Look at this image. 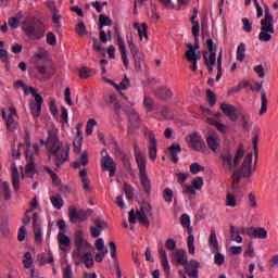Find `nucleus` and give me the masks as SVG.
Listing matches in <instances>:
<instances>
[{"label": "nucleus", "mask_w": 278, "mask_h": 278, "mask_svg": "<svg viewBox=\"0 0 278 278\" xmlns=\"http://www.w3.org/2000/svg\"><path fill=\"white\" fill-rule=\"evenodd\" d=\"M40 144H45L48 151L49 160H52L56 168H62L65 162L71 159V146L67 143L64 148V143L60 141L58 135L49 131L47 140L40 139Z\"/></svg>", "instance_id": "1"}, {"label": "nucleus", "mask_w": 278, "mask_h": 278, "mask_svg": "<svg viewBox=\"0 0 278 278\" xmlns=\"http://www.w3.org/2000/svg\"><path fill=\"white\" fill-rule=\"evenodd\" d=\"M194 190H201L203 188V177H198L192 181Z\"/></svg>", "instance_id": "64"}, {"label": "nucleus", "mask_w": 278, "mask_h": 278, "mask_svg": "<svg viewBox=\"0 0 278 278\" xmlns=\"http://www.w3.org/2000/svg\"><path fill=\"white\" fill-rule=\"evenodd\" d=\"M201 263L197 260L187 261V264L184 265L185 270L190 278H199V267Z\"/></svg>", "instance_id": "21"}, {"label": "nucleus", "mask_w": 278, "mask_h": 278, "mask_svg": "<svg viewBox=\"0 0 278 278\" xmlns=\"http://www.w3.org/2000/svg\"><path fill=\"white\" fill-rule=\"evenodd\" d=\"M220 110L225 116L229 118L232 123H236L238 121L239 115L236 114V106L227 103H223L220 105Z\"/></svg>", "instance_id": "24"}, {"label": "nucleus", "mask_w": 278, "mask_h": 278, "mask_svg": "<svg viewBox=\"0 0 278 278\" xmlns=\"http://www.w3.org/2000/svg\"><path fill=\"white\" fill-rule=\"evenodd\" d=\"M203 170H205V167L199 165V163H192L190 165V173L192 175H199V173H203Z\"/></svg>", "instance_id": "52"}, {"label": "nucleus", "mask_w": 278, "mask_h": 278, "mask_svg": "<svg viewBox=\"0 0 278 278\" xmlns=\"http://www.w3.org/2000/svg\"><path fill=\"white\" fill-rule=\"evenodd\" d=\"M76 34L81 38L84 36H88V29H86V24L84 22H79L76 26Z\"/></svg>", "instance_id": "48"}, {"label": "nucleus", "mask_w": 278, "mask_h": 278, "mask_svg": "<svg viewBox=\"0 0 278 278\" xmlns=\"http://www.w3.org/2000/svg\"><path fill=\"white\" fill-rule=\"evenodd\" d=\"M208 248L213 253H215L214 262L217 266H223L225 264V255L222 254L220 247L218 245V237H216V229H211V235L208 237Z\"/></svg>", "instance_id": "7"}, {"label": "nucleus", "mask_w": 278, "mask_h": 278, "mask_svg": "<svg viewBox=\"0 0 278 278\" xmlns=\"http://www.w3.org/2000/svg\"><path fill=\"white\" fill-rule=\"evenodd\" d=\"M187 247L189 249V254L194 255V236H189L187 239Z\"/></svg>", "instance_id": "57"}, {"label": "nucleus", "mask_w": 278, "mask_h": 278, "mask_svg": "<svg viewBox=\"0 0 278 278\" xmlns=\"http://www.w3.org/2000/svg\"><path fill=\"white\" fill-rule=\"evenodd\" d=\"M206 47L210 51V55L207 51L202 53L205 65L216 66V52L218 51V46L214 45L213 39L206 40ZM208 55V58H207Z\"/></svg>", "instance_id": "10"}, {"label": "nucleus", "mask_w": 278, "mask_h": 278, "mask_svg": "<svg viewBox=\"0 0 278 278\" xmlns=\"http://www.w3.org/2000/svg\"><path fill=\"white\" fill-rule=\"evenodd\" d=\"M206 144L213 153H216V151L220 149V136H218V132H208L206 136Z\"/></svg>", "instance_id": "18"}, {"label": "nucleus", "mask_w": 278, "mask_h": 278, "mask_svg": "<svg viewBox=\"0 0 278 278\" xmlns=\"http://www.w3.org/2000/svg\"><path fill=\"white\" fill-rule=\"evenodd\" d=\"M149 139V157L154 161L157 159V139H155V135H150Z\"/></svg>", "instance_id": "29"}, {"label": "nucleus", "mask_w": 278, "mask_h": 278, "mask_svg": "<svg viewBox=\"0 0 278 278\" xmlns=\"http://www.w3.org/2000/svg\"><path fill=\"white\" fill-rule=\"evenodd\" d=\"M156 97L159 99H162L163 101H166L167 99H170L173 97V91L167 88H159L156 90Z\"/></svg>", "instance_id": "34"}, {"label": "nucleus", "mask_w": 278, "mask_h": 278, "mask_svg": "<svg viewBox=\"0 0 278 278\" xmlns=\"http://www.w3.org/2000/svg\"><path fill=\"white\" fill-rule=\"evenodd\" d=\"M58 242L60 251H66V247H71V238L66 233H59Z\"/></svg>", "instance_id": "31"}, {"label": "nucleus", "mask_w": 278, "mask_h": 278, "mask_svg": "<svg viewBox=\"0 0 278 278\" xmlns=\"http://www.w3.org/2000/svg\"><path fill=\"white\" fill-rule=\"evenodd\" d=\"M137 220H139L140 225H144L146 227H149V217L147 216V213L137 211V216H136V212L131 210L128 213V223H130L131 225H136Z\"/></svg>", "instance_id": "15"}, {"label": "nucleus", "mask_w": 278, "mask_h": 278, "mask_svg": "<svg viewBox=\"0 0 278 278\" xmlns=\"http://www.w3.org/2000/svg\"><path fill=\"white\" fill-rule=\"evenodd\" d=\"M96 125H97V121L94 118H90L87 122V127H86V135L87 136H92V131H93Z\"/></svg>", "instance_id": "54"}, {"label": "nucleus", "mask_w": 278, "mask_h": 278, "mask_svg": "<svg viewBox=\"0 0 278 278\" xmlns=\"http://www.w3.org/2000/svg\"><path fill=\"white\" fill-rule=\"evenodd\" d=\"M271 34H275V18L270 14V8L265 7V16L261 20L258 40H261V42H270V40H273Z\"/></svg>", "instance_id": "6"}, {"label": "nucleus", "mask_w": 278, "mask_h": 278, "mask_svg": "<svg viewBox=\"0 0 278 278\" xmlns=\"http://www.w3.org/2000/svg\"><path fill=\"white\" fill-rule=\"evenodd\" d=\"M63 278H73V266L67 264L63 269Z\"/></svg>", "instance_id": "62"}, {"label": "nucleus", "mask_w": 278, "mask_h": 278, "mask_svg": "<svg viewBox=\"0 0 278 278\" xmlns=\"http://www.w3.org/2000/svg\"><path fill=\"white\" fill-rule=\"evenodd\" d=\"M12 169V186L15 192H18L21 190V175L18 174V168L16 167V164L11 165Z\"/></svg>", "instance_id": "28"}, {"label": "nucleus", "mask_w": 278, "mask_h": 278, "mask_svg": "<svg viewBox=\"0 0 278 278\" xmlns=\"http://www.w3.org/2000/svg\"><path fill=\"white\" fill-rule=\"evenodd\" d=\"M239 116L242 124V128L245 131H250L251 127H253V122H251V115H239Z\"/></svg>", "instance_id": "36"}, {"label": "nucleus", "mask_w": 278, "mask_h": 278, "mask_svg": "<svg viewBox=\"0 0 278 278\" xmlns=\"http://www.w3.org/2000/svg\"><path fill=\"white\" fill-rule=\"evenodd\" d=\"M35 68L42 76L43 81H48V79L53 77V74L55 73V65H53L51 61L46 65L37 63Z\"/></svg>", "instance_id": "12"}, {"label": "nucleus", "mask_w": 278, "mask_h": 278, "mask_svg": "<svg viewBox=\"0 0 278 278\" xmlns=\"http://www.w3.org/2000/svg\"><path fill=\"white\" fill-rule=\"evenodd\" d=\"M117 45L119 47L124 66H125V68H129V59H127V48H126L125 41L123 40V37H121V35H117Z\"/></svg>", "instance_id": "27"}, {"label": "nucleus", "mask_w": 278, "mask_h": 278, "mask_svg": "<svg viewBox=\"0 0 278 278\" xmlns=\"http://www.w3.org/2000/svg\"><path fill=\"white\" fill-rule=\"evenodd\" d=\"M222 77H223V51L219 52L217 58V76L215 78V81H220Z\"/></svg>", "instance_id": "42"}, {"label": "nucleus", "mask_w": 278, "mask_h": 278, "mask_svg": "<svg viewBox=\"0 0 278 278\" xmlns=\"http://www.w3.org/2000/svg\"><path fill=\"white\" fill-rule=\"evenodd\" d=\"M0 189L3 192V199L4 201H10L12 199V189H10V182L8 181H2L0 184Z\"/></svg>", "instance_id": "32"}, {"label": "nucleus", "mask_w": 278, "mask_h": 278, "mask_svg": "<svg viewBox=\"0 0 278 278\" xmlns=\"http://www.w3.org/2000/svg\"><path fill=\"white\" fill-rule=\"evenodd\" d=\"M90 210L84 211L75 208V206L68 207V216H70V223H84L86 218H88V214H90Z\"/></svg>", "instance_id": "11"}, {"label": "nucleus", "mask_w": 278, "mask_h": 278, "mask_svg": "<svg viewBox=\"0 0 278 278\" xmlns=\"http://www.w3.org/2000/svg\"><path fill=\"white\" fill-rule=\"evenodd\" d=\"M80 260H85V266L86 268H90L91 266H94V258H92V253L90 252H85L81 254L80 252Z\"/></svg>", "instance_id": "35"}, {"label": "nucleus", "mask_w": 278, "mask_h": 278, "mask_svg": "<svg viewBox=\"0 0 278 278\" xmlns=\"http://www.w3.org/2000/svg\"><path fill=\"white\" fill-rule=\"evenodd\" d=\"M190 141L193 151H205V149H207L203 137H201V135H199L198 132H192L190 135Z\"/></svg>", "instance_id": "20"}, {"label": "nucleus", "mask_w": 278, "mask_h": 278, "mask_svg": "<svg viewBox=\"0 0 278 278\" xmlns=\"http://www.w3.org/2000/svg\"><path fill=\"white\" fill-rule=\"evenodd\" d=\"M262 86H264V81H256L250 86V90H252V92H261V116L268 112V99L266 98V90L262 89Z\"/></svg>", "instance_id": "9"}, {"label": "nucleus", "mask_w": 278, "mask_h": 278, "mask_svg": "<svg viewBox=\"0 0 278 278\" xmlns=\"http://www.w3.org/2000/svg\"><path fill=\"white\" fill-rule=\"evenodd\" d=\"M109 247L111 249V257H112V260H114L115 264H118V258L116 256V243H114V241H111L109 243Z\"/></svg>", "instance_id": "60"}, {"label": "nucleus", "mask_w": 278, "mask_h": 278, "mask_svg": "<svg viewBox=\"0 0 278 278\" xmlns=\"http://www.w3.org/2000/svg\"><path fill=\"white\" fill-rule=\"evenodd\" d=\"M258 134H260V126H254L253 131H252V135H253L252 144L254 147V152H255L256 157H257V142H260Z\"/></svg>", "instance_id": "39"}, {"label": "nucleus", "mask_w": 278, "mask_h": 278, "mask_svg": "<svg viewBox=\"0 0 278 278\" xmlns=\"http://www.w3.org/2000/svg\"><path fill=\"white\" fill-rule=\"evenodd\" d=\"M35 101L36 102L31 101L29 104L30 114L38 118V116H40V113L42 112V103H45V99H42V96L36 94Z\"/></svg>", "instance_id": "23"}, {"label": "nucleus", "mask_w": 278, "mask_h": 278, "mask_svg": "<svg viewBox=\"0 0 278 278\" xmlns=\"http://www.w3.org/2000/svg\"><path fill=\"white\" fill-rule=\"evenodd\" d=\"M135 160L138 165L139 169V179L141 181V186L143 188V191L148 197L151 195V180L149 179V175L147 174V157L142 152H140V149L138 146H135Z\"/></svg>", "instance_id": "5"}, {"label": "nucleus", "mask_w": 278, "mask_h": 278, "mask_svg": "<svg viewBox=\"0 0 278 278\" xmlns=\"http://www.w3.org/2000/svg\"><path fill=\"white\" fill-rule=\"evenodd\" d=\"M124 192L126 194L127 201H132L134 200V186L125 182L124 184Z\"/></svg>", "instance_id": "45"}, {"label": "nucleus", "mask_w": 278, "mask_h": 278, "mask_svg": "<svg viewBox=\"0 0 278 278\" xmlns=\"http://www.w3.org/2000/svg\"><path fill=\"white\" fill-rule=\"evenodd\" d=\"M76 137L73 140L74 153H81V146L84 144V132L81 131V124L76 125Z\"/></svg>", "instance_id": "22"}, {"label": "nucleus", "mask_w": 278, "mask_h": 278, "mask_svg": "<svg viewBox=\"0 0 278 278\" xmlns=\"http://www.w3.org/2000/svg\"><path fill=\"white\" fill-rule=\"evenodd\" d=\"M191 33L193 38H199V36H201V24L199 22H191Z\"/></svg>", "instance_id": "49"}, {"label": "nucleus", "mask_w": 278, "mask_h": 278, "mask_svg": "<svg viewBox=\"0 0 278 278\" xmlns=\"http://www.w3.org/2000/svg\"><path fill=\"white\" fill-rule=\"evenodd\" d=\"M245 257H255V250L253 249V241L248 243V249L243 253Z\"/></svg>", "instance_id": "59"}, {"label": "nucleus", "mask_w": 278, "mask_h": 278, "mask_svg": "<svg viewBox=\"0 0 278 278\" xmlns=\"http://www.w3.org/2000/svg\"><path fill=\"white\" fill-rule=\"evenodd\" d=\"M33 228L35 233V242L40 244V242H42V231L40 230V224H38V213L33 214Z\"/></svg>", "instance_id": "26"}, {"label": "nucleus", "mask_w": 278, "mask_h": 278, "mask_svg": "<svg viewBox=\"0 0 278 278\" xmlns=\"http://www.w3.org/2000/svg\"><path fill=\"white\" fill-rule=\"evenodd\" d=\"M5 123L8 131H16L18 127V122H16L12 115H8V119L5 121Z\"/></svg>", "instance_id": "41"}, {"label": "nucleus", "mask_w": 278, "mask_h": 278, "mask_svg": "<svg viewBox=\"0 0 278 278\" xmlns=\"http://www.w3.org/2000/svg\"><path fill=\"white\" fill-rule=\"evenodd\" d=\"M47 45H50V47H55L58 45V38L55 37V34L52 31H49L47 34V39H46Z\"/></svg>", "instance_id": "53"}, {"label": "nucleus", "mask_w": 278, "mask_h": 278, "mask_svg": "<svg viewBox=\"0 0 278 278\" xmlns=\"http://www.w3.org/2000/svg\"><path fill=\"white\" fill-rule=\"evenodd\" d=\"M241 231H247L249 238H257L258 240H266L268 238V231L262 227L241 228Z\"/></svg>", "instance_id": "14"}, {"label": "nucleus", "mask_w": 278, "mask_h": 278, "mask_svg": "<svg viewBox=\"0 0 278 278\" xmlns=\"http://www.w3.org/2000/svg\"><path fill=\"white\" fill-rule=\"evenodd\" d=\"M247 45L240 43L237 48V60L238 62H244V58H247Z\"/></svg>", "instance_id": "40"}, {"label": "nucleus", "mask_w": 278, "mask_h": 278, "mask_svg": "<svg viewBox=\"0 0 278 278\" xmlns=\"http://www.w3.org/2000/svg\"><path fill=\"white\" fill-rule=\"evenodd\" d=\"M253 164V153H249L241 165V167H237L235 172L231 174V188L232 192H237L240 190V181L242 180V177H251L253 175V172L255 169L251 168Z\"/></svg>", "instance_id": "4"}, {"label": "nucleus", "mask_w": 278, "mask_h": 278, "mask_svg": "<svg viewBox=\"0 0 278 278\" xmlns=\"http://www.w3.org/2000/svg\"><path fill=\"white\" fill-rule=\"evenodd\" d=\"M159 255L161 257V266L163 267V271L166 278L170 277V264L168 263V255L166 254V250H164V244H157Z\"/></svg>", "instance_id": "13"}, {"label": "nucleus", "mask_w": 278, "mask_h": 278, "mask_svg": "<svg viewBox=\"0 0 278 278\" xmlns=\"http://www.w3.org/2000/svg\"><path fill=\"white\" fill-rule=\"evenodd\" d=\"M123 112H125L128 116V121L130 126L128 127V136H131L134 134V129H138L140 127V115L136 111H127L123 109Z\"/></svg>", "instance_id": "16"}, {"label": "nucleus", "mask_w": 278, "mask_h": 278, "mask_svg": "<svg viewBox=\"0 0 278 278\" xmlns=\"http://www.w3.org/2000/svg\"><path fill=\"white\" fill-rule=\"evenodd\" d=\"M134 27L135 29H137L140 40H142L143 38L146 40H149V26L147 25V23H142L141 25L140 23H135Z\"/></svg>", "instance_id": "30"}, {"label": "nucleus", "mask_w": 278, "mask_h": 278, "mask_svg": "<svg viewBox=\"0 0 278 278\" xmlns=\"http://www.w3.org/2000/svg\"><path fill=\"white\" fill-rule=\"evenodd\" d=\"M75 247H76V253L78 257H81V251H84V249L90 247V243H88L87 241H84V233L81 231H78L75 238Z\"/></svg>", "instance_id": "25"}, {"label": "nucleus", "mask_w": 278, "mask_h": 278, "mask_svg": "<svg viewBox=\"0 0 278 278\" xmlns=\"http://www.w3.org/2000/svg\"><path fill=\"white\" fill-rule=\"evenodd\" d=\"M168 151L170 155H178V153H181V146L179 143H173L168 148Z\"/></svg>", "instance_id": "55"}, {"label": "nucleus", "mask_w": 278, "mask_h": 278, "mask_svg": "<svg viewBox=\"0 0 278 278\" xmlns=\"http://www.w3.org/2000/svg\"><path fill=\"white\" fill-rule=\"evenodd\" d=\"M26 175H27V177H30V178L36 175V166L34 165V163L27 164Z\"/></svg>", "instance_id": "63"}, {"label": "nucleus", "mask_w": 278, "mask_h": 278, "mask_svg": "<svg viewBox=\"0 0 278 278\" xmlns=\"http://www.w3.org/2000/svg\"><path fill=\"white\" fill-rule=\"evenodd\" d=\"M241 22L243 24V31H245V34H251L253 31V23L247 17H243Z\"/></svg>", "instance_id": "51"}, {"label": "nucleus", "mask_w": 278, "mask_h": 278, "mask_svg": "<svg viewBox=\"0 0 278 278\" xmlns=\"http://www.w3.org/2000/svg\"><path fill=\"white\" fill-rule=\"evenodd\" d=\"M78 75L80 79H88L92 77V70L88 68L87 66H84L78 70Z\"/></svg>", "instance_id": "44"}, {"label": "nucleus", "mask_w": 278, "mask_h": 278, "mask_svg": "<svg viewBox=\"0 0 278 278\" xmlns=\"http://www.w3.org/2000/svg\"><path fill=\"white\" fill-rule=\"evenodd\" d=\"M92 227H90V233L93 238H99L101 236V231H104V229H108V223L103 220L101 217H97L93 220Z\"/></svg>", "instance_id": "19"}, {"label": "nucleus", "mask_w": 278, "mask_h": 278, "mask_svg": "<svg viewBox=\"0 0 278 278\" xmlns=\"http://www.w3.org/2000/svg\"><path fill=\"white\" fill-rule=\"evenodd\" d=\"M165 248L167 251H175L177 249V241L175 239H167L165 241Z\"/></svg>", "instance_id": "61"}, {"label": "nucleus", "mask_w": 278, "mask_h": 278, "mask_svg": "<svg viewBox=\"0 0 278 278\" xmlns=\"http://www.w3.org/2000/svg\"><path fill=\"white\" fill-rule=\"evenodd\" d=\"M230 238L235 242H238V244H241L242 242V237L240 236V231H236V226H230Z\"/></svg>", "instance_id": "43"}, {"label": "nucleus", "mask_w": 278, "mask_h": 278, "mask_svg": "<svg viewBox=\"0 0 278 278\" xmlns=\"http://www.w3.org/2000/svg\"><path fill=\"white\" fill-rule=\"evenodd\" d=\"M127 42H128V47L132 55V59L135 60V70L137 71V73H140V71H142V53H140L138 46L134 43V37L127 36Z\"/></svg>", "instance_id": "8"}, {"label": "nucleus", "mask_w": 278, "mask_h": 278, "mask_svg": "<svg viewBox=\"0 0 278 278\" xmlns=\"http://www.w3.org/2000/svg\"><path fill=\"white\" fill-rule=\"evenodd\" d=\"M226 205L228 207H236V195H233V193H227Z\"/></svg>", "instance_id": "56"}, {"label": "nucleus", "mask_w": 278, "mask_h": 278, "mask_svg": "<svg viewBox=\"0 0 278 278\" xmlns=\"http://www.w3.org/2000/svg\"><path fill=\"white\" fill-rule=\"evenodd\" d=\"M23 264H24V268H31V264H34V258L31 257L30 252H26L24 254Z\"/></svg>", "instance_id": "50"}, {"label": "nucleus", "mask_w": 278, "mask_h": 278, "mask_svg": "<svg viewBox=\"0 0 278 278\" xmlns=\"http://www.w3.org/2000/svg\"><path fill=\"white\" fill-rule=\"evenodd\" d=\"M173 197H175V192H173V189L165 188L163 190V199L165 203H173Z\"/></svg>", "instance_id": "46"}, {"label": "nucleus", "mask_w": 278, "mask_h": 278, "mask_svg": "<svg viewBox=\"0 0 278 278\" xmlns=\"http://www.w3.org/2000/svg\"><path fill=\"white\" fill-rule=\"evenodd\" d=\"M104 27H112V18L108 15L101 14L99 17V29H103Z\"/></svg>", "instance_id": "38"}, {"label": "nucleus", "mask_w": 278, "mask_h": 278, "mask_svg": "<svg viewBox=\"0 0 278 278\" xmlns=\"http://www.w3.org/2000/svg\"><path fill=\"white\" fill-rule=\"evenodd\" d=\"M176 177H177L178 184L180 186H184V184H186V180L188 179V177H190V175L186 174V173L178 172V173H176Z\"/></svg>", "instance_id": "58"}, {"label": "nucleus", "mask_w": 278, "mask_h": 278, "mask_svg": "<svg viewBox=\"0 0 278 278\" xmlns=\"http://www.w3.org/2000/svg\"><path fill=\"white\" fill-rule=\"evenodd\" d=\"M174 257L180 266H184L188 262V256H186V251L184 250H177L174 252Z\"/></svg>", "instance_id": "33"}, {"label": "nucleus", "mask_w": 278, "mask_h": 278, "mask_svg": "<svg viewBox=\"0 0 278 278\" xmlns=\"http://www.w3.org/2000/svg\"><path fill=\"white\" fill-rule=\"evenodd\" d=\"M206 97H207V102L210 108H214L216 105V94H214V91H212L211 89L206 90Z\"/></svg>", "instance_id": "47"}, {"label": "nucleus", "mask_w": 278, "mask_h": 278, "mask_svg": "<svg viewBox=\"0 0 278 278\" xmlns=\"http://www.w3.org/2000/svg\"><path fill=\"white\" fill-rule=\"evenodd\" d=\"M50 201L54 210H62V207H64V200L60 194H56L55 197L50 198Z\"/></svg>", "instance_id": "37"}, {"label": "nucleus", "mask_w": 278, "mask_h": 278, "mask_svg": "<svg viewBox=\"0 0 278 278\" xmlns=\"http://www.w3.org/2000/svg\"><path fill=\"white\" fill-rule=\"evenodd\" d=\"M22 29L27 38H30L31 40H42V38H45V34L47 33V25H45L42 20L31 17L24 21Z\"/></svg>", "instance_id": "3"}, {"label": "nucleus", "mask_w": 278, "mask_h": 278, "mask_svg": "<svg viewBox=\"0 0 278 278\" xmlns=\"http://www.w3.org/2000/svg\"><path fill=\"white\" fill-rule=\"evenodd\" d=\"M102 170H109V177H114L116 175V163H114V159L106 154L101 159Z\"/></svg>", "instance_id": "17"}, {"label": "nucleus", "mask_w": 278, "mask_h": 278, "mask_svg": "<svg viewBox=\"0 0 278 278\" xmlns=\"http://www.w3.org/2000/svg\"><path fill=\"white\" fill-rule=\"evenodd\" d=\"M244 157V146H239L235 156L229 149L223 150L219 154L222 168L225 173H233L240 166V162Z\"/></svg>", "instance_id": "2"}]
</instances>
